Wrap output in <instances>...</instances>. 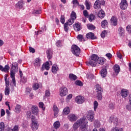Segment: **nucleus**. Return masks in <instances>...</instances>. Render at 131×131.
Here are the masks:
<instances>
[{
    "mask_svg": "<svg viewBox=\"0 0 131 131\" xmlns=\"http://www.w3.org/2000/svg\"><path fill=\"white\" fill-rule=\"evenodd\" d=\"M105 62H106V59L104 57H99L97 55L93 54L89 58V61L86 62V65L92 66V67H96L97 63L100 65H104Z\"/></svg>",
    "mask_w": 131,
    "mask_h": 131,
    "instance_id": "f257e3e1",
    "label": "nucleus"
},
{
    "mask_svg": "<svg viewBox=\"0 0 131 131\" xmlns=\"http://www.w3.org/2000/svg\"><path fill=\"white\" fill-rule=\"evenodd\" d=\"M88 121L86 120V119H80L74 123L73 125V128L71 129V131H78V129L79 126L81 130H86V127H88L86 125Z\"/></svg>",
    "mask_w": 131,
    "mask_h": 131,
    "instance_id": "f03ea898",
    "label": "nucleus"
},
{
    "mask_svg": "<svg viewBox=\"0 0 131 131\" xmlns=\"http://www.w3.org/2000/svg\"><path fill=\"white\" fill-rule=\"evenodd\" d=\"M11 70L10 71V77L12 78V82L14 86H16V79H15V74L16 71L18 70V63L14 62L11 64Z\"/></svg>",
    "mask_w": 131,
    "mask_h": 131,
    "instance_id": "7ed1b4c3",
    "label": "nucleus"
},
{
    "mask_svg": "<svg viewBox=\"0 0 131 131\" xmlns=\"http://www.w3.org/2000/svg\"><path fill=\"white\" fill-rule=\"evenodd\" d=\"M72 52L75 56L78 57L80 55V48L76 45H73L71 48Z\"/></svg>",
    "mask_w": 131,
    "mask_h": 131,
    "instance_id": "20e7f679",
    "label": "nucleus"
},
{
    "mask_svg": "<svg viewBox=\"0 0 131 131\" xmlns=\"http://www.w3.org/2000/svg\"><path fill=\"white\" fill-rule=\"evenodd\" d=\"M87 119L89 121L91 122L94 121L95 118V112L93 111H89L87 112Z\"/></svg>",
    "mask_w": 131,
    "mask_h": 131,
    "instance_id": "39448f33",
    "label": "nucleus"
},
{
    "mask_svg": "<svg viewBox=\"0 0 131 131\" xmlns=\"http://www.w3.org/2000/svg\"><path fill=\"white\" fill-rule=\"evenodd\" d=\"M68 94V90L65 86H62L59 89V95L60 97H65Z\"/></svg>",
    "mask_w": 131,
    "mask_h": 131,
    "instance_id": "423d86ee",
    "label": "nucleus"
},
{
    "mask_svg": "<svg viewBox=\"0 0 131 131\" xmlns=\"http://www.w3.org/2000/svg\"><path fill=\"white\" fill-rule=\"evenodd\" d=\"M31 128L32 130H36L38 129V123L37 120H36L35 119L32 120Z\"/></svg>",
    "mask_w": 131,
    "mask_h": 131,
    "instance_id": "0eeeda50",
    "label": "nucleus"
},
{
    "mask_svg": "<svg viewBox=\"0 0 131 131\" xmlns=\"http://www.w3.org/2000/svg\"><path fill=\"white\" fill-rule=\"evenodd\" d=\"M128 7V4H127V1L126 0H121L120 4V8L122 10H126Z\"/></svg>",
    "mask_w": 131,
    "mask_h": 131,
    "instance_id": "6e6552de",
    "label": "nucleus"
},
{
    "mask_svg": "<svg viewBox=\"0 0 131 131\" xmlns=\"http://www.w3.org/2000/svg\"><path fill=\"white\" fill-rule=\"evenodd\" d=\"M108 122L110 123H112V122H113L115 125H117V124H118V118H115L114 116H112L110 117Z\"/></svg>",
    "mask_w": 131,
    "mask_h": 131,
    "instance_id": "1a4fd4ad",
    "label": "nucleus"
},
{
    "mask_svg": "<svg viewBox=\"0 0 131 131\" xmlns=\"http://www.w3.org/2000/svg\"><path fill=\"white\" fill-rule=\"evenodd\" d=\"M75 102L77 104H82V103L84 102V97L82 96H78L76 97Z\"/></svg>",
    "mask_w": 131,
    "mask_h": 131,
    "instance_id": "9d476101",
    "label": "nucleus"
},
{
    "mask_svg": "<svg viewBox=\"0 0 131 131\" xmlns=\"http://www.w3.org/2000/svg\"><path fill=\"white\" fill-rule=\"evenodd\" d=\"M60 69H59V66L54 64L52 66L51 69V72L53 74H57L58 71H59Z\"/></svg>",
    "mask_w": 131,
    "mask_h": 131,
    "instance_id": "9b49d317",
    "label": "nucleus"
},
{
    "mask_svg": "<svg viewBox=\"0 0 131 131\" xmlns=\"http://www.w3.org/2000/svg\"><path fill=\"white\" fill-rule=\"evenodd\" d=\"M68 119H69V120L71 122H73L74 121H76L77 117L73 114H71L68 116Z\"/></svg>",
    "mask_w": 131,
    "mask_h": 131,
    "instance_id": "f8f14e48",
    "label": "nucleus"
},
{
    "mask_svg": "<svg viewBox=\"0 0 131 131\" xmlns=\"http://www.w3.org/2000/svg\"><path fill=\"white\" fill-rule=\"evenodd\" d=\"M25 4V2L24 1L20 0L18 2V3L16 4V7L17 9H19V10H21L24 7V5Z\"/></svg>",
    "mask_w": 131,
    "mask_h": 131,
    "instance_id": "ddd939ff",
    "label": "nucleus"
},
{
    "mask_svg": "<svg viewBox=\"0 0 131 131\" xmlns=\"http://www.w3.org/2000/svg\"><path fill=\"white\" fill-rule=\"evenodd\" d=\"M0 70L3 72H5L6 73H8L9 72V70H10V66L7 64L3 68V66L0 65Z\"/></svg>",
    "mask_w": 131,
    "mask_h": 131,
    "instance_id": "4468645a",
    "label": "nucleus"
},
{
    "mask_svg": "<svg viewBox=\"0 0 131 131\" xmlns=\"http://www.w3.org/2000/svg\"><path fill=\"white\" fill-rule=\"evenodd\" d=\"M41 65V59L39 58H37L34 61V66L35 67H39Z\"/></svg>",
    "mask_w": 131,
    "mask_h": 131,
    "instance_id": "2eb2a0df",
    "label": "nucleus"
},
{
    "mask_svg": "<svg viewBox=\"0 0 131 131\" xmlns=\"http://www.w3.org/2000/svg\"><path fill=\"white\" fill-rule=\"evenodd\" d=\"M128 95V90L123 89L121 91V95L122 98H126Z\"/></svg>",
    "mask_w": 131,
    "mask_h": 131,
    "instance_id": "dca6fc26",
    "label": "nucleus"
},
{
    "mask_svg": "<svg viewBox=\"0 0 131 131\" xmlns=\"http://www.w3.org/2000/svg\"><path fill=\"white\" fill-rule=\"evenodd\" d=\"M34 114L31 112V111H29L27 113V117L28 118H31V120H34L35 117H34Z\"/></svg>",
    "mask_w": 131,
    "mask_h": 131,
    "instance_id": "f3484780",
    "label": "nucleus"
},
{
    "mask_svg": "<svg viewBox=\"0 0 131 131\" xmlns=\"http://www.w3.org/2000/svg\"><path fill=\"white\" fill-rule=\"evenodd\" d=\"M86 37L88 39H96L95 34L93 33L90 32L86 34Z\"/></svg>",
    "mask_w": 131,
    "mask_h": 131,
    "instance_id": "a211bd4d",
    "label": "nucleus"
},
{
    "mask_svg": "<svg viewBox=\"0 0 131 131\" xmlns=\"http://www.w3.org/2000/svg\"><path fill=\"white\" fill-rule=\"evenodd\" d=\"M94 8L96 10L101 9V1L99 0L96 1L94 5Z\"/></svg>",
    "mask_w": 131,
    "mask_h": 131,
    "instance_id": "6ab92c4d",
    "label": "nucleus"
},
{
    "mask_svg": "<svg viewBox=\"0 0 131 131\" xmlns=\"http://www.w3.org/2000/svg\"><path fill=\"white\" fill-rule=\"evenodd\" d=\"M74 29L75 31H79L81 29V26L79 23H76L74 25Z\"/></svg>",
    "mask_w": 131,
    "mask_h": 131,
    "instance_id": "aec40b11",
    "label": "nucleus"
},
{
    "mask_svg": "<svg viewBox=\"0 0 131 131\" xmlns=\"http://www.w3.org/2000/svg\"><path fill=\"white\" fill-rule=\"evenodd\" d=\"M32 111L33 114L37 115V114H38V107L35 105L33 106L32 107Z\"/></svg>",
    "mask_w": 131,
    "mask_h": 131,
    "instance_id": "412c9836",
    "label": "nucleus"
},
{
    "mask_svg": "<svg viewBox=\"0 0 131 131\" xmlns=\"http://www.w3.org/2000/svg\"><path fill=\"white\" fill-rule=\"evenodd\" d=\"M100 75L103 78L106 77L107 76V70L106 69H102L100 71Z\"/></svg>",
    "mask_w": 131,
    "mask_h": 131,
    "instance_id": "4be33fe9",
    "label": "nucleus"
},
{
    "mask_svg": "<svg viewBox=\"0 0 131 131\" xmlns=\"http://www.w3.org/2000/svg\"><path fill=\"white\" fill-rule=\"evenodd\" d=\"M47 56L48 59H52L53 56V50L52 49H49L47 51Z\"/></svg>",
    "mask_w": 131,
    "mask_h": 131,
    "instance_id": "5701e85b",
    "label": "nucleus"
},
{
    "mask_svg": "<svg viewBox=\"0 0 131 131\" xmlns=\"http://www.w3.org/2000/svg\"><path fill=\"white\" fill-rule=\"evenodd\" d=\"M111 22L112 25L116 26V25H117V18L115 16H113L111 19Z\"/></svg>",
    "mask_w": 131,
    "mask_h": 131,
    "instance_id": "b1692460",
    "label": "nucleus"
},
{
    "mask_svg": "<svg viewBox=\"0 0 131 131\" xmlns=\"http://www.w3.org/2000/svg\"><path fill=\"white\" fill-rule=\"evenodd\" d=\"M50 70V66L49 65V62H46L41 68L42 71L45 70Z\"/></svg>",
    "mask_w": 131,
    "mask_h": 131,
    "instance_id": "393cba45",
    "label": "nucleus"
},
{
    "mask_svg": "<svg viewBox=\"0 0 131 131\" xmlns=\"http://www.w3.org/2000/svg\"><path fill=\"white\" fill-rule=\"evenodd\" d=\"M60 126H61V123L59 121H57L53 124V127L54 128H55V129H58Z\"/></svg>",
    "mask_w": 131,
    "mask_h": 131,
    "instance_id": "a878e982",
    "label": "nucleus"
},
{
    "mask_svg": "<svg viewBox=\"0 0 131 131\" xmlns=\"http://www.w3.org/2000/svg\"><path fill=\"white\" fill-rule=\"evenodd\" d=\"M114 70L115 73H117V74H118L119 73V72H120V67H119V66L116 64L114 66Z\"/></svg>",
    "mask_w": 131,
    "mask_h": 131,
    "instance_id": "bb28decb",
    "label": "nucleus"
},
{
    "mask_svg": "<svg viewBox=\"0 0 131 131\" xmlns=\"http://www.w3.org/2000/svg\"><path fill=\"white\" fill-rule=\"evenodd\" d=\"M63 115H68L70 113V108L69 107H65L62 112Z\"/></svg>",
    "mask_w": 131,
    "mask_h": 131,
    "instance_id": "cd10ccee",
    "label": "nucleus"
},
{
    "mask_svg": "<svg viewBox=\"0 0 131 131\" xmlns=\"http://www.w3.org/2000/svg\"><path fill=\"white\" fill-rule=\"evenodd\" d=\"M69 77L70 80H76L77 79V76L73 74H70Z\"/></svg>",
    "mask_w": 131,
    "mask_h": 131,
    "instance_id": "c85d7f7f",
    "label": "nucleus"
},
{
    "mask_svg": "<svg viewBox=\"0 0 131 131\" xmlns=\"http://www.w3.org/2000/svg\"><path fill=\"white\" fill-rule=\"evenodd\" d=\"M95 89L96 90V93H98L99 92H103V89H102L101 85H100L98 84H97L95 85Z\"/></svg>",
    "mask_w": 131,
    "mask_h": 131,
    "instance_id": "c756f323",
    "label": "nucleus"
},
{
    "mask_svg": "<svg viewBox=\"0 0 131 131\" xmlns=\"http://www.w3.org/2000/svg\"><path fill=\"white\" fill-rule=\"evenodd\" d=\"M98 17L99 18H103V17H105V12L103 10H100L98 12Z\"/></svg>",
    "mask_w": 131,
    "mask_h": 131,
    "instance_id": "7c9ffc66",
    "label": "nucleus"
},
{
    "mask_svg": "<svg viewBox=\"0 0 131 131\" xmlns=\"http://www.w3.org/2000/svg\"><path fill=\"white\" fill-rule=\"evenodd\" d=\"M108 22L107 21V20H104L101 22V27H102V28H106Z\"/></svg>",
    "mask_w": 131,
    "mask_h": 131,
    "instance_id": "2f4dec72",
    "label": "nucleus"
},
{
    "mask_svg": "<svg viewBox=\"0 0 131 131\" xmlns=\"http://www.w3.org/2000/svg\"><path fill=\"white\" fill-rule=\"evenodd\" d=\"M88 18H89V20L90 22H92L93 20H95V19H96V17L94 15V14L92 13L89 15Z\"/></svg>",
    "mask_w": 131,
    "mask_h": 131,
    "instance_id": "473e14b6",
    "label": "nucleus"
},
{
    "mask_svg": "<svg viewBox=\"0 0 131 131\" xmlns=\"http://www.w3.org/2000/svg\"><path fill=\"white\" fill-rule=\"evenodd\" d=\"M85 6L87 10H90V9H91V3L89 2V1L85 0Z\"/></svg>",
    "mask_w": 131,
    "mask_h": 131,
    "instance_id": "72a5a7b5",
    "label": "nucleus"
},
{
    "mask_svg": "<svg viewBox=\"0 0 131 131\" xmlns=\"http://www.w3.org/2000/svg\"><path fill=\"white\" fill-rule=\"evenodd\" d=\"M21 111V105L17 104L15 108V112L16 113H20Z\"/></svg>",
    "mask_w": 131,
    "mask_h": 131,
    "instance_id": "f704fd0d",
    "label": "nucleus"
},
{
    "mask_svg": "<svg viewBox=\"0 0 131 131\" xmlns=\"http://www.w3.org/2000/svg\"><path fill=\"white\" fill-rule=\"evenodd\" d=\"M102 92H97V99L99 101H101V100H102V99L103 98V96L102 95Z\"/></svg>",
    "mask_w": 131,
    "mask_h": 131,
    "instance_id": "c9c22d12",
    "label": "nucleus"
},
{
    "mask_svg": "<svg viewBox=\"0 0 131 131\" xmlns=\"http://www.w3.org/2000/svg\"><path fill=\"white\" fill-rule=\"evenodd\" d=\"M94 125L96 128L100 127V125H101V124L100 123V121H99V120H95L94 123Z\"/></svg>",
    "mask_w": 131,
    "mask_h": 131,
    "instance_id": "e433bc0d",
    "label": "nucleus"
},
{
    "mask_svg": "<svg viewBox=\"0 0 131 131\" xmlns=\"http://www.w3.org/2000/svg\"><path fill=\"white\" fill-rule=\"evenodd\" d=\"M5 95L9 96L10 95V87H6L5 89Z\"/></svg>",
    "mask_w": 131,
    "mask_h": 131,
    "instance_id": "4c0bfd02",
    "label": "nucleus"
},
{
    "mask_svg": "<svg viewBox=\"0 0 131 131\" xmlns=\"http://www.w3.org/2000/svg\"><path fill=\"white\" fill-rule=\"evenodd\" d=\"M77 39L79 40V41H85V39L83 38V36L82 35H78L77 36Z\"/></svg>",
    "mask_w": 131,
    "mask_h": 131,
    "instance_id": "58836bf2",
    "label": "nucleus"
},
{
    "mask_svg": "<svg viewBox=\"0 0 131 131\" xmlns=\"http://www.w3.org/2000/svg\"><path fill=\"white\" fill-rule=\"evenodd\" d=\"M118 31L121 36L124 34V29H123L122 27H120L118 29Z\"/></svg>",
    "mask_w": 131,
    "mask_h": 131,
    "instance_id": "ea45409f",
    "label": "nucleus"
},
{
    "mask_svg": "<svg viewBox=\"0 0 131 131\" xmlns=\"http://www.w3.org/2000/svg\"><path fill=\"white\" fill-rule=\"evenodd\" d=\"M107 33H108V32H107L106 30L103 31L101 33V37L102 38H105V37L107 35Z\"/></svg>",
    "mask_w": 131,
    "mask_h": 131,
    "instance_id": "a19ab883",
    "label": "nucleus"
},
{
    "mask_svg": "<svg viewBox=\"0 0 131 131\" xmlns=\"http://www.w3.org/2000/svg\"><path fill=\"white\" fill-rule=\"evenodd\" d=\"M87 27L89 30H94L96 28V27L92 24H88Z\"/></svg>",
    "mask_w": 131,
    "mask_h": 131,
    "instance_id": "79ce46f5",
    "label": "nucleus"
},
{
    "mask_svg": "<svg viewBox=\"0 0 131 131\" xmlns=\"http://www.w3.org/2000/svg\"><path fill=\"white\" fill-rule=\"evenodd\" d=\"M19 130V127L17 125L14 126L13 129L9 128L8 131H18Z\"/></svg>",
    "mask_w": 131,
    "mask_h": 131,
    "instance_id": "37998d69",
    "label": "nucleus"
},
{
    "mask_svg": "<svg viewBox=\"0 0 131 131\" xmlns=\"http://www.w3.org/2000/svg\"><path fill=\"white\" fill-rule=\"evenodd\" d=\"M98 106H99V103L97 101H95L94 102V111H96L97 108H98Z\"/></svg>",
    "mask_w": 131,
    "mask_h": 131,
    "instance_id": "c03bdc74",
    "label": "nucleus"
},
{
    "mask_svg": "<svg viewBox=\"0 0 131 131\" xmlns=\"http://www.w3.org/2000/svg\"><path fill=\"white\" fill-rule=\"evenodd\" d=\"M33 89L35 91H36V90H38V89H39V84L37 83L34 84V85H33Z\"/></svg>",
    "mask_w": 131,
    "mask_h": 131,
    "instance_id": "a18cd8bd",
    "label": "nucleus"
},
{
    "mask_svg": "<svg viewBox=\"0 0 131 131\" xmlns=\"http://www.w3.org/2000/svg\"><path fill=\"white\" fill-rule=\"evenodd\" d=\"M56 47H62V46H63V44H62V40H57L56 42Z\"/></svg>",
    "mask_w": 131,
    "mask_h": 131,
    "instance_id": "49530a36",
    "label": "nucleus"
},
{
    "mask_svg": "<svg viewBox=\"0 0 131 131\" xmlns=\"http://www.w3.org/2000/svg\"><path fill=\"white\" fill-rule=\"evenodd\" d=\"M74 23V19H73V18H70L67 23V25H72V24H73V23Z\"/></svg>",
    "mask_w": 131,
    "mask_h": 131,
    "instance_id": "de8ad7c7",
    "label": "nucleus"
},
{
    "mask_svg": "<svg viewBox=\"0 0 131 131\" xmlns=\"http://www.w3.org/2000/svg\"><path fill=\"white\" fill-rule=\"evenodd\" d=\"M76 85H78L79 86H82L83 84L81 81L77 80L75 82Z\"/></svg>",
    "mask_w": 131,
    "mask_h": 131,
    "instance_id": "09e8293b",
    "label": "nucleus"
},
{
    "mask_svg": "<svg viewBox=\"0 0 131 131\" xmlns=\"http://www.w3.org/2000/svg\"><path fill=\"white\" fill-rule=\"evenodd\" d=\"M71 18L74 20H75L76 19V13L74 12V11H73L71 14Z\"/></svg>",
    "mask_w": 131,
    "mask_h": 131,
    "instance_id": "8fccbe9b",
    "label": "nucleus"
},
{
    "mask_svg": "<svg viewBox=\"0 0 131 131\" xmlns=\"http://www.w3.org/2000/svg\"><path fill=\"white\" fill-rule=\"evenodd\" d=\"M67 24V23H65L64 25V29L66 32H68V30H69V27H68L69 25Z\"/></svg>",
    "mask_w": 131,
    "mask_h": 131,
    "instance_id": "3c124183",
    "label": "nucleus"
},
{
    "mask_svg": "<svg viewBox=\"0 0 131 131\" xmlns=\"http://www.w3.org/2000/svg\"><path fill=\"white\" fill-rule=\"evenodd\" d=\"M5 80L6 83V88H9V85H10V82L7 79V75L5 77Z\"/></svg>",
    "mask_w": 131,
    "mask_h": 131,
    "instance_id": "603ef678",
    "label": "nucleus"
},
{
    "mask_svg": "<svg viewBox=\"0 0 131 131\" xmlns=\"http://www.w3.org/2000/svg\"><path fill=\"white\" fill-rule=\"evenodd\" d=\"M40 13H41V11L40 10H34L33 11V14H34L35 16H37V15L40 14Z\"/></svg>",
    "mask_w": 131,
    "mask_h": 131,
    "instance_id": "864d4df0",
    "label": "nucleus"
},
{
    "mask_svg": "<svg viewBox=\"0 0 131 131\" xmlns=\"http://www.w3.org/2000/svg\"><path fill=\"white\" fill-rule=\"evenodd\" d=\"M5 129V124L4 122L0 123V131H3Z\"/></svg>",
    "mask_w": 131,
    "mask_h": 131,
    "instance_id": "5fc2aeb1",
    "label": "nucleus"
},
{
    "mask_svg": "<svg viewBox=\"0 0 131 131\" xmlns=\"http://www.w3.org/2000/svg\"><path fill=\"white\" fill-rule=\"evenodd\" d=\"M108 108H110V109H112V110H113V109L115 108V104L113 103H110L108 105Z\"/></svg>",
    "mask_w": 131,
    "mask_h": 131,
    "instance_id": "6e6d98bb",
    "label": "nucleus"
},
{
    "mask_svg": "<svg viewBox=\"0 0 131 131\" xmlns=\"http://www.w3.org/2000/svg\"><path fill=\"white\" fill-rule=\"evenodd\" d=\"M45 104H43V102H40L39 103V108H41L42 110H45L46 109V107H44Z\"/></svg>",
    "mask_w": 131,
    "mask_h": 131,
    "instance_id": "4d7b16f0",
    "label": "nucleus"
},
{
    "mask_svg": "<svg viewBox=\"0 0 131 131\" xmlns=\"http://www.w3.org/2000/svg\"><path fill=\"white\" fill-rule=\"evenodd\" d=\"M126 31L129 34H131V25H129L126 27Z\"/></svg>",
    "mask_w": 131,
    "mask_h": 131,
    "instance_id": "13d9d810",
    "label": "nucleus"
},
{
    "mask_svg": "<svg viewBox=\"0 0 131 131\" xmlns=\"http://www.w3.org/2000/svg\"><path fill=\"white\" fill-rule=\"evenodd\" d=\"M45 96L47 98L50 97V96H51V93L50 92V90H47L46 91V92H45Z\"/></svg>",
    "mask_w": 131,
    "mask_h": 131,
    "instance_id": "bf43d9fd",
    "label": "nucleus"
},
{
    "mask_svg": "<svg viewBox=\"0 0 131 131\" xmlns=\"http://www.w3.org/2000/svg\"><path fill=\"white\" fill-rule=\"evenodd\" d=\"M53 110L54 112H58L59 111V108H58V106H57V105H54L53 107Z\"/></svg>",
    "mask_w": 131,
    "mask_h": 131,
    "instance_id": "052dcab7",
    "label": "nucleus"
},
{
    "mask_svg": "<svg viewBox=\"0 0 131 131\" xmlns=\"http://www.w3.org/2000/svg\"><path fill=\"white\" fill-rule=\"evenodd\" d=\"M83 14L84 17H86V18H88L89 17V12H88L87 10H84L83 12Z\"/></svg>",
    "mask_w": 131,
    "mask_h": 131,
    "instance_id": "680f3d73",
    "label": "nucleus"
},
{
    "mask_svg": "<svg viewBox=\"0 0 131 131\" xmlns=\"http://www.w3.org/2000/svg\"><path fill=\"white\" fill-rule=\"evenodd\" d=\"M5 114H6V112H5V110L2 109L1 111V117H3V116H5Z\"/></svg>",
    "mask_w": 131,
    "mask_h": 131,
    "instance_id": "e2e57ef3",
    "label": "nucleus"
},
{
    "mask_svg": "<svg viewBox=\"0 0 131 131\" xmlns=\"http://www.w3.org/2000/svg\"><path fill=\"white\" fill-rule=\"evenodd\" d=\"M60 22L62 24H64V23H65V17H64V16H61Z\"/></svg>",
    "mask_w": 131,
    "mask_h": 131,
    "instance_id": "0e129e2a",
    "label": "nucleus"
},
{
    "mask_svg": "<svg viewBox=\"0 0 131 131\" xmlns=\"http://www.w3.org/2000/svg\"><path fill=\"white\" fill-rule=\"evenodd\" d=\"M58 115H59V111L58 112H54V118H57V117H58Z\"/></svg>",
    "mask_w": 131,
    "mask_h": 131,
    "instance_id": "69168bd1",
    "label": "nucleus"
},
{
    "mask_svg": "<svg viewBox=\"0 0 131 131\" xmlns=\"http://www.w3.org/2000/svg\"><path fill=\"white\" fill-rule=\"evenodd\" d=\"M126 109L127 110H128L129 111H131V103H129V104L126 105Z\"/></svg>",
    "mask_w": 131,
    "mask_h": 131,
    "instance_id": "338daca9",
    "label": "nucleus"
},
{
    "mask_svg": "<svg viewBox=\"0 0 131 131\" xmlns=\"http://www.w3.org/2000/svg\"><path fill=\"white\" fill-rule=\"evenodd\" d=\"M29 51L30 53H35V50L32 47H29Z\"/></svg>",
    "mask_w": 131,
    "mask_h": 131,
    "instance_id": "774afa93",
    "label": "nucleus"
}]
</instances>
